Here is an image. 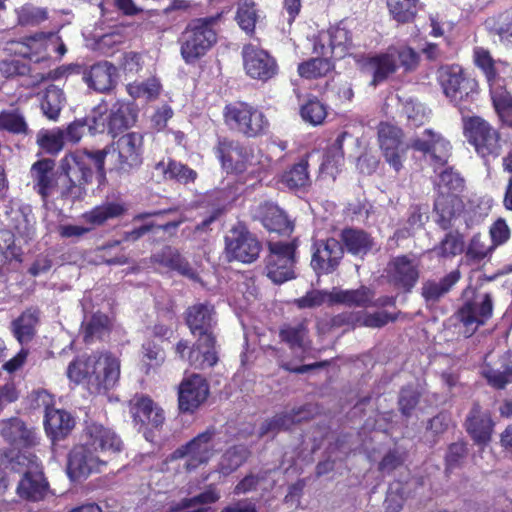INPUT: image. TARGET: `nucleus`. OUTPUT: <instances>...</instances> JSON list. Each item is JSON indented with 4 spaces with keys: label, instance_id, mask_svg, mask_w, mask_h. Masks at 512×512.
Masks as SVG:
<instances>
[{
    "label": "nucleus",
    "instance_id": "nucleus-1",
    "mask_svg": "<svg viewBox=\"0 0 512 512\" xmlns=\"http://www.w3.org/2000/svg\"><path fill=\"white\" fill-rule=\"evenodd\" d=\"M186 324L197 340L188 352V361L197 369L214 366L217 361L214 327L217 323L214 306L208 302L196 303L187 308Z\"/></svg>",
    "mask_w": 512,
    "mask_h": 512
},
{
    "label": "nucleus",
    "instance_id": "nucleus-2",
    "mask_svg": "<svg viewBox=\"0 0 512 512\" xmlns=\"http://www.w3.org/2000/svg\"><path fill=\"white\" fill-rule=\"evenodd\" d=\"M67 376L76 384H86L91 393H106L119 381L120 361L109 352L81 356L68 365Z\"/></svg>",
    "mask_w": 512,
    "mask_h": 512
},
{
    "label": "nucleus",
    "instance_id": "nucleus-3",
    "mask_svg": "<svg viewBox=\"0 0 512 512\" xmlns=\"http://www.w3.org/2000/svg\"><path fill=\"white\" fill-rule=\"evenodd\" d=\"M106 150L76 151L65 155L60 169L65 176L60 188V197L74 202L86 194L85 186L91 182L94 171L104 176Z\"/></svg>",
    "mask_w": 512,
    "mask_h": 512
},
{
    "label": "nucleus",
    "instance_id": "nucleus-4",
    "mask_svg": "<svg viewBox=\"0 0 512 512\" xmlns=\"http://www.w3.org/2000/svg\"><path fill=\"white\" fill-rule=\"evenodd\" d=\"M419 56L410 47L390 46L386 51L368 56L363 62V69L372 75L371 85L385 82L401 66L406 71L413 70L418 64Z\"/></svg>",
    "mask_w": 512,
    "mask_h": 512
},
{
    "label": "nucleus",
    "instance_id": "nucleus-5",
    "mask_svg": "<svg viewBox=\"0 0 512 512\" xmlns=\"http://www.w3.org/2000/svg\"><path fill=\"white\" fill-rule=\"evenodd\" d=\"M137 118L135 105L130 102L116 101L110 108L104 103L96 106L86 117L91 134L107 131L113 137L131 127Z\"/></svg>",
    "mask_w": 512,
    "mask_h": 512
},
{
    "label": "nucleus",
    "instance_id": "nucleus-6",
    "mask_svg": "<svg viewBox=\"0 0 512 512\" xmlns=\"http://www.w3.org/2000/svg\"><path fill=\"white\" fill-rule=\"evenodd\" d=\"M215 24L214 17L198 18L188 23L178 39L180 54L186 64L195 63L216 44Z\"/></svg>",
    "mask_w": 512,
    "mask_h": 512
},
{
    "label": "nucleus",
    "instance_id": "nucleus-7",
    "mask_svg": "<svg viewBox=\"0 0 512 512\" xmlns=\"http://www.w3.org/2000/svg\"><path fill=\"white\" fill-rule=\"evenodd\" d=\"M11 470L22 474L17 486V494L24 499L38 501L45 497L48 491L39 459L31 453H19L10 461Z\"/></svg>",
    "mask_w": 512,
    "mask_h": 512
},
{
    "label": "nucleus",
    "instance_id": "nucleus-8",
    "mask_svg": "<svg viewBox=\"0 0 512 512\" xmlns=\"http://www.w3.org/2000/svg\"><path fill=\"white\" fill-rule=\"evenodd\" d=\"M223 117L230 130L247 138H256L266 134L270 126L263 111L241 101L226 105Z\"/></svg>",
    "mask_w": 512,
    "mask_h": 512
},
{
    "label": "nucleus",
    "instance_id": "nucleus-9",
    "mask_svg": "<svg viewBox=\"0 0 512 512\" xmlns=\"http://www.w3.org/2000/svg\"><path fill=\"white\" fill-rule=\"evenodd\" d=\"M268 248L269 254L265 258L267 277L275 284H282L295 278V242L270 241Z\"/></svg>",
    "mask_w": 512,
    "mask_h": 512
},
{
    "label": "nucleus",
    "instance_id": "nucleus-10",
    "mask_svg": "<svg viewBox=\"0 0 512 512\" xmlns=\"http://www.w3.org/2000/svg\"><path fill=\"white\" fill-rule=\"evenodd\" d=\"M464 134L469 144L482 158H496L502 145L499 132L489 122L480 117H471L464 123Z\"/></svg>",
    "mask_w": 512,
    "mask_h": 512
},
{
    "label": "nucleus",
    "instance_id": "nucleus-11",
    "mask_svg": "<svg viewBox=\"0 0 512 512\" xmlns=\"http://www.w3.org/2000/svg\"><path fill=\"white\" fill-rule=\"evenodd\" d=\"M215 430L208 428L203 433L198 434L186 445L175 450L172 460H183V467L187 472H191L200 465L206 464L215 453Z\"/></svg>",
    "mask_w": 512,
    "mask_h": 512
},
{
    "label": "nucleus",
    "instance_id": "nucleus-12",
    "mask_svg": "<svg viewBox=\"0 0 512 512\" xmlns=\"http://www.w3.org/2000/svg\"><path fill=\"white\" fill-rule=\"evenodd\" d=\"M378 145L385 162L399 172L409 148L403 140L402 130L388 122H381L377 129Z\"/></svg>",
    "mask_w": 512,
    "mask_h": 512
},
{
    "label": "nucleus",
    "instance_id": "nucleus-13",
    "mask_svg": "<svg viewBox=\"0 0 512 512\" xmlns=\"http://www.w3.org/2000/svg\"><path fill=\"white\" fill-rule=\"evenodd\" d=\"M493 300L489 293H476L466 299L456 312L457 320L463 325L464 333L471 336L492 316Z\"/></svg>",
    "mask_w": 512,
    "mask_h": 512
},
{
    "label": "nucleus",
    "instance_id": "nucleus-14",
    "mask_svg": "<svg viewBox=\"0 0 512 512\" xmlns=\"http://www.w3.org/2000/svg\"><path fill=\"white\" fill-rule=\"evenodd\" d=\"M438 80L446 97L456 105L472 98L476 93V81L466 77L458 65L441 67L438 70Z\"/></svg>",
    "mask_w": 512,
    "mask_h": 512
},
{
    "label": "nucleus",
    "instance_id": "nucleus-15",
    "mask_svg": "<svg viewBox=\"0 0 512 512\" xmlns=\"http://www.w3.org/2000/svg\"><path fill=\"white\" fill-rule=\"evenodd\" d=\"M108 461L82 441L68 455L67 474L73 481L87 478L92 473L102 472Z\"/></svg>",
    "mask_w": 512,
    "mask_h": 512
},
{
    "label": "nucleus",
    "instance_id": "nucleus-16",
    "mask_svg": "<svg viewBox=\"0 0 512 512\" xmlns=\"http://www.w3.org/2000/svg\"><path fill=\"white\" fill-rule=\"evenodd\" d=\"M108 461L82 441L68 455L67 474L73 481L87 478L92 473L102 472Z\"/></svg>",
    "mask_w": 512,
    "mask_h": 512
},
{
    "label": "nucleus",
    "instance_id": "nucleus-17",
    "mask_svg": "<svg viewBox=\"0 0 512 512\" xmlns=\"http://www.w3.org/2000/svg\"><path fill=\"white\" fill-rule=\"evenodd\" d=\"M225 244V253L229 261L252 263L259 257L261 251L258 239L244 228L230 230L225 238Z\"/></svg>",
    "mask_w": 512,
    "mask_h": 512
},
{
    "label": "nucleus",
    "instance_id": "nucleus-18",
    "mask_svg": "<svg viewBox=\"0 0 512 512\" xmlns=\"http://www.w3.org/2000/svg\"><path fill=\"white\" fill-rule=\"evenodd\" d=\"M389 284L397 289L410 292L420 277V265L415 258L407 255L393 257L384 270Z\"/></svg>",
    "mask_w": 512,
    "mask_h": 512
},
{
    "label": "nucleus",
    "instance_id": "nucleus-19",
    "mask_svg": "<svg viewBox=\"0 0 512 512\" xmlns=\"http://www.w3.org/2000/svg\"><path fill=\"white\" fill-rule=\"evenodd\" d=\"M243 66L246 74L255 80L266 82L278 73V64L266 50L253 44L242 49Z\"/></svg>",
    "mask_w": 512,
    "mask_h": 512
},
{
    "label": "nucleus",
    "instance_id": "nucleus-20",
    "mask_svg": "<svg viewBox=\"0 0 512 512\" xmlns=\"http://www.w3.org/2000/svg\"><path fill=\"white\" fill-rule=\"evenodd\" d=\"M216 150L223 167L228 171L243 173L254 165L255 154L250 146L242 145L228 138H221L218 140Z\"/></svg>",
    "mask_w": 512,
    "mask_h": 512
},
{
    "label": "nucleus",
    "instance_id": "nucleus-21",
    "mask_svg": "<svg viewBox=\"0 0 512 512\" xmlns=\"http://www.w3.org/2000/svg\"><path fill=\"white\" fill-rule=\"evenodd\" d=\"M344 255L341 242L333 237L317 239L312 244L311 267L316 274L334 272Z\"/></svg>",
    "mask_w": 512,
    "mask_h": 512
},
{
    "label": "nucleus",
    "instance_id": "nucleus-22",
    "mask_svg": "<svg viewBox=\"0 0 512 512\" xmlns=\"http://www.w3.org/2000/svg\"><path fill=\"white\" fill-rule=\"evenodd\" d=\"M82 441L106 459L123 448V442L115 431L96 422L87 423Z\"/></svg>",
    "mask_w": 512,
    "mask_h": 512
},
{
    "label": "nucleus",
    "instance_id": "nucleus-23",
    "mask_svg": "<svg viewBox=\"0 0 512 512\" xmlns=\"http://www.w3.org/2000/svg\"><path fill=\"white\" fill-rule=\"evenodd\" d=\"M353 47L350 31L343 23L331 26L319 34L314 44L315 52L322 56L331 54L336 59H342L349 54Z\"/></svg>",
    "mask_w": 512,
    "mask_h": 512
},
{
    "label": "nucleus",
    "instance_id": "nucleus-24",
    "mask_svg": "<svg viewBox=\"0 0 512 512\" xmlns=\"http://www.w3.org/2000/svg\"><path fill=\"white\" fill-rule=\"evenodd\" d=\"M29 176L33 190L41 197L44 203H47L58 188L55 161L44 158L34 162L30 168Z\"/></svg>",
    "mask_w": 512,
    "mask_h": 512
},
{
    "label": "nucleus",
    "instance_id": "nucleus-25",
    "mask_svg": "<svg viewBox=\"0 0 512 512\" xmlns=\"http://www.w3.org/2000/svg\"><path fill=\"white\" fill-rule=\"evenodd\" d=\"M410 147L425 155L428 154L430 160L437 165L446 164L450 157V143L432 129H425L412 139Z\"/></svg>",
    "mask_w": 512,
    "mask_h": 512
},
{
    "label": "nucleus",
    "instance_id": "nucleus-26",
    "mask_svg": "<svg viewBox=\"0 0 512 512\" xmlns=\"http://www.w3.org/2000/svg\"><path fill=\"white\" fill-rule=\"evenodd\" d=\"M209 386L199 374L184 378L179 389V408L182 412H194L208 397Z\"/></svg>",
    "mask_w": 512,
    "mask_h": 512
},
{
    "label": "nucleus",
    "instance_id": "nucleus-27",
    "mask_svg": "<svg viewBox=\"0 0 512 512\" xmlns=\"http://www.w3.org/2000/svg\"><path fill=\"white\" fill-rule=\"evenodd\" d=\"M118 155V168L129 171L142 163L143 137L136 132L121 136L115 143Z\"/></svg>",
    "mask_w": 512,
    "mask_h": 512
},
{
    "label": "nucleus",
    "instance_id": "nucleus-28",
    "mask_svg": "<svg viewBox=\"0 0 512 512\" xmlns=\"http://www.w3.org/2000/svg\"><path fill=\"white\" fill-rule=\"evenodd\" d=\"M7 225L19 237L28 241L35 234V217L29 205L11 201L5 210Z\"/></svg>",
    "mask_w": 512,
    "mask_h": 512
},
{
    "label": "nucleus",
    "instance_id": "nucleus-29",
    "mask_svg": "<svg viewBox=\"0 0 512 512\" xmlns=\"http://www.w3.org/2000/svg\"><path fill=\"white\" fill-rule=\"evenodd\" d=\"M0 433L7 442L17 448H27L37 444L35 431L17 417L2 420Z\"/></svg>",
    "mask_w": 512,
    "mask_h": 512
},
{
    "label": "nucleus",
    "instance_id": "nucleus-30",
    "mask_svg": "<svg viewBox=\"0 0 512 512\" xmlns=\"http://www.w3.org/2000/svg\"><path fill=\"white\" fill-rule=\"evenodd\" d=\"M465 426L476 444L486 446L490 442L494 423L490 414L482 411L479 404L475 403L471 408Z\"/></svg>",
    "mask_w": 512,
    "mask_h": 512
},
{
    "label": "nucleus",
    "instance_id": "nucleus-31",
    "mask_svg": "<svg viewBox=\"0 0 512 512\" xmlns=\"http://www.w3.org/2000/svg\"><path fill=\"white\" fill-rule=\"evenodd\" d=\"M117 69L107 61L95 63L83 73V80L89 88L97 92H107L116 83Z\"/></svg>",
    "mask_w": 512,
    "mask_h": 512
},
{
    "label": "nucleus",
    "instance_id": "nucleus-32",
    "mask_svg": "<svg viewBox=\"0 0 512 512\" xmlns=\"http://www.w3.org/2000/svg\"><path fill=\"white\" fill-rule=\"evenodd\" d=\"M152 261L169 270L176 271L194 282L199 281L196 270L182 257L178 250L171 246H165L159 252L153 254Z\"/></svg>",
    "mask_w": 512,
    "mask_h": 512
},
{
    "label": "nucleus",
    "instance_id": "nucleus-33",
    "mask_svg": "<svg viewBox=\"0 0 512 512\" xmlns=\"http://www.w3.org/2000/svg\"><path fill=\"white\" fill-rule=\"evenodd\" d=\"M126 211L127 207L123 202L106 201L83 213L81 219L89 225L92 231L97 227L105 225L110 220L120 218Z\"/></svg>",
    "mask_w": 512,
    "mask_h": 512
},
{
    "label": "nucleus",
    "instance_id": "nucleus-34",
    "mask_svg": "<svg viewBox=\"0 0 512 512\" xmlns=\"http://www.w3.org/2000/svg\"><path fill=\"white\" fill-rule=\"evenodd\" d=\"M308 416L309 411L304 406L276 414L271 419L262 423L259 435L261 437L266 435H275L279 431L289 429L295 423L307 419Z\"/></svg>",
    "mask_w": 512,
    "mask_h": 512
},
{
    "label": "nucleus",
    "instance_id": "nucleus-35",
    "mask_svg": "<svg viewBox=\"0 0 512 512\" xmlns=\"http://www.w3.org/2000/svg\"><path fill=\"white\" fill-rule=\"evenodd\" d=\"M374 296L373 290L367 286L347 290L333 288L329 292V304H343L350 307L366 308L372 305Z\"/></svg>",
    "mask_w": 512,
    "mask_h": 512
},
{
    "label": "nucleus",
    "instance_id": "nucleus-36",
    "mask_svg": "<svg viewBox=\"0 0 512 512\" xmlns=\"http://www.w3.org/2000/svg\"><path fill=\"white\" fill-rule=\"evenodd\" d=\"M257 217L268 231L287 234L293 229L284 211L273 203L261 204L258 207Z\"/></svg>",
    "mask_w": 512,
    "mask_h": 512
},
{
    "label": "nucleus",
    "instance_id": "nucleus-37",
    "mask_svg": "<svg viewBox=\"0 0 512 512\" xmlns=\"http://www.w3.org/2000/svg\"><path fill=\"white\" fill-rule=\"evenodd\" d=\"M460 277L459 270H454L439 280L428 279L422 284L421 295L427 303H437L460 280Z\"/></svg>",
    "mask_w": 512,
    "mask_h": 512
},
{
    "label": "nucleus",
    "instance_id": "nucleus-38",
    "mask_svg": "<svg viewBox=\"0 0 512 512\" xmlns=\"http://www.w3.org/2000/svg\"><path fill=\"white\" fill-rule=\"evenodd\" d=\"M47 434L53 440L64 438L74 427V420L69 413L60 409H48L44 416Z\"/></svg>",
    "mask_w": 512,
    "mask_h": 512
},
{
    "label": "nucleus",
    "instance_id": "nucleus-39",
    "mask_svg": "<svg viewBox=\"0 0 512 512\" xmlns=\"http://www.w3.org/2000/svg\"><path fill=\"white\" fill-rule=\"evenodd\" d=\"M463 205L459 197L454 193H442L437 197L434 203L435 212L438 215L437 222L443 228L447 229L451 225V220L462 210Z\"/></svg>",
    "mask_w": 512,
    "mask_h": 512
},
{
    "label": "nucleus",
    "instance_id": "nucleus-40",
    "mask_svg": "<svg viewBox=\"0 0 512 512\" xmlns=\"http://www.w3.org/2000/svg\"><path fill=\"white\" fill-rule=\"evenodd\" d=\"M155 170L165 179H174L184 184L194 182L197 178L196 171L171 158L156 163Z\"/></svg>",
    "mask_w": 512,
    "mask_h": 512
},
{
    "label": "nucleus",
    "instance_id": "nucleus-41",
    "mask_svg": "<svg viewBox=\"0 0 512 512\" xmlns=\"http://www.w3.org/2000/svg\"><path fill=\"white\" fill-rule=\"evenodd\" d=\"M38 321L39 311L34 308H29L12 322L13 334L21 344L28 343L32 340Z\"/></svg>",
    "mask_w": 512,
    "mask_h": 512
},
{
    "label": "nucleus",
    "instance_id": "nucleus-42",
    "mask_svg": "<svg viewBox=\"0 0 512 512\" xmlns=\"http://www.w3.org/2000/svg\"><path fill=\"white\" fill-rule=\"evenodd\" d=\"M189 4L186 0H171V3L161 11L149 12L141 23L142 29L156 32H163L168 28L165 17L175 10H186Z\"/></svg>",
    "mask_w": 512,
    "mask_h": 512
},
{
    "label": "nucleus",
    "instance_id": "nucleus-43",
    "mask_svg": "<svg viewBox=\"0 0 512 512\" xmlns=\"http://www.w3.org/2000/svg\"><path fill=\"white\" fill-rule=\"evenodd\" d=\"M250 454V450L244 445L230 447L220 458L218 472L225 476L230 475L247 461Z\"/></svg>",
    "mask_w": 512,
    "mask_h": 512
},
{
    "label": "nucleus",
    "instance_id": "nucleus-44",
    "mask_svg": "<svg viewBox=\"0 0 512 512\" xmlns=\"http://www.w3.org/2000/svg\"><path fill=\"white\" fill-rule=\"evenodd\" d=\"M279 335L291 349H299L302 352H305L310 347V341L308 340V328L305 321L283 326L280 329Z\"/></svg>",
    "mask_w": 512,
    "mask_h": 512
},
{
    "label": "nucleus",
    "instance_id": "nucleus-45",
    "mask_svg": "<svg viewBox=\"0 0 512 512\" xmlns=\"http://www.w3.org/2000/svg\"><path fill=\"white\" fill-rule=\"evenodd\" d=\"M483 375L488 383L497 389L504 388L512 382V352L505 354L500 360L499 368H484Z\"/></svg>",
    "mask_w": 512,
    "mask_h": 512
},
{
    "label": "nucleus",
    "instance_id": "nucleus-46",
    "mask_svg": "<svg viewBox=\"0 0 512 512\" xmlns=\"http://www.w3.org/2000/svg\"><path fill=\"white\" fill-rule=\"evenodd\" d=\"M110 319L108 316L96 313L91 318L83 323L82 336L86 344L93 343L96 340H101L109 334Z\"/></svg>",
    "mask_w": 512,
    "mask_h": 512
},
{
    "label": "nucleus",
    "instance_id": "nucleus-47",
    "mask_svg": "<svg viewBox=\"0 0 512 512\" xmlns=\"http://www.w3.org/2000/svg\"><path fill=\"white\" fill-rule=\"evenodd\" d=\"M485 27L490 34L498 36L503 44L512 43V10L489 17L485 21Z\"/></svg>",
    "mask_w": 512,
    "mask_h": 512
},
{
    "label": "nucleus",
    "instance_id": "nucleus-48",
    "mask_svg": "<svg viewBox=\"0 0 512 512\" xmlns=\"http://www.w3.org/2000/svg\"><path fill=\"white\" fill-rule=\"evenodd\" d=\"M341 240L353 255H364L372 248L370 236L362 230L345 229L341 233Z\"/></svg>",
    "mask_w": 512,
    "mask_h": 512
},
{
    "label": "nucleus",
    "instance_id": "nucleus-49",
    "mask_svg": "<svg viewBox=\"0 0 512 512\" xmlns=\"http://www.w3.org/2000/svg\"><path fill=\"white\" fill-rule=\"evenodd\" d=\"M65 101L64 93L58 86L49 85L41 99V110L50 120H56Z\"/></svg>",
    "mask_w": 512,
    "mask_h": 512
},
{
    "label": "nucleus",
    "instance_id": "nucleus-50",
    "mask_svg": "<svg viewBox=\"0 0 512 512\" xmlns=\"http://www.w3.org/2000/svg\"><path fill=\"white\" fill-rule=\"evenodd\" d=\"M346 136V132L339 134L335 141L328 147L320 166L323 172L333 176L334 173L338 171V168L342 166L344 162L343 142Z\"/></svg>",
    "mask_w": 512,
    "mask_h": 512
},
{
    "label": "nucleus",
    "instance_id": "nucleus-51",
    "mask_svg": "<svg viewBox=\"0 0 512 512\" xmlns=\"http://www.w3.org/2000/svg\"><path fill=\"white\" fill-rule=\"evenodd\" d=\"M282 182L290 189L303 188L309 185L308 161L301 159L298 163L294 164L283 174Z\"/></svg>",
    "mask_w": 512,
    "mask_h": 512
},
{
    "label": "nucleus",
    "instance_id": "nucleus-52",
    "mask_svg": "<svg viewBox=\"0 0 512 512\" xmlns=\"http://www.w3.org/2000/svg\"><path fill=\"white\" fill-rule=\"evenodd\" d=\"M235 19L243 31L253 33L258 20L255 3L252 0H239Z\"/></svg>",
    "mask_w": 512,
    "mask_h": 512
},
{
    "label": "nucleus",
    "instance_id": "nucleus-53",
    "mask_svg": "<svg viewBox=\"0 0 512 512\" xmlns=\"http://www.w3.org/2000/svg\"><path fill=\"white\" fill-rule=\"evenodd\" d=\"M395 318L387 312L367 313L360 311L350 315L349 322L354 326L380 328Z\"/></svg>",
    "mask_w": 512,
    "mask_h": 512
},
{
    "label": "nucleus",
    "instance_id": "nucleus-54",
    "mask_svg": "<svg viewBox=\"0 0 512 512\" xmlns=\"http://www.w3.org/2000/svg\"><path fill=\"white\" fill-rule=\"evenodd\" d=\"M332 69L333 64L328 58H313L299 64L298 73L306 79H315L326 76Z\"/></svg>",
    "mask_w": 512,
    "mask_h": 512
},
{
    "label": "nucleus",
    "instance_id": "nucleus-55",
    "mask_svg": "<svg viewBox=\"0 0 512 512\" xmlns=\"http://www.w3.org/2000/svg\"><path fill=\"white\" fill-rule=\"evenodd\" d=\"M419 0H387V6L393 19L399 23H408L416 15Z\"/></svg>",
    "mask_w": 512,
    "mask_h": 512
},
{
    "label": "nucleus",
    "instance_id": "nucleus-56",
    "mask_svg": "<svg viewBox=\"0 0 512 512\" xmlns=\"http://www.w3.org/2000/svg\"><path fill=\"white\" fill-rule=\"evenodd\" d=\"M463 248L462 236L459 233L449 232L432 251L438 257L449 258L462 253Z\"/></svg>",
    "mask_w": 512,
    "mask_h": 512
},
{
    "label": "nucleus",
    "instance_id": "nucleus-57",
    "mask_svg": "<svg viewBox=\"0 0 512 512\" xmlns=\"http://www.w3.org/2000/svg\"><path fill=\"white\" fill-rule=\"evenodd\" d=\"M64 142V130L59 128L41 130L37 135L38 145L43 150L51 154H56L61 151Z\"/></svg>",
    "mask_w": 512,
    "mask_h": 512
},
{
    "label": "nucleus",
    "instance_id": "nucleus-58",
    "mask_svg": "<svg viewBox=\"0 0 512 512\" xmlns=\"http://www.w3.org/2000/svg\"><path fill=\"white\" fill-rule=\"evenodd\" d=\"M220 498L219 493L214 488H209L204 492L196 495L192 498H184L179 503L173 505L170 510L172 512L195 508L198 509V506L215 503Z\"/></svg>",
    "mask_w": 512,
    "mask_h": 512
},
{
    "label": "nucleus",
    "instance_id": "nucleus-59",
    "mask_svg": "<svg viewBox=\"0 0 512 512\" xmlns=\"http://www.w3.org/2000/svg\"><path fill=\"white\" fill-rule=\"evenodd\" d=\"M489 85L493 105L501 116V114L507 112V110L512 106V96L502 88L500 79L498 78L489 82Z\"/></svg>",
    "mask_w": 512,
    "mask_h": 512
},
{
    "label": "nucleus",
    "instance_id": "nucleus-60",
    "mask_svg": "<svg viewBox=\"0 0 512 512\" xmlns=\"http://www.w3.org/2000/svg\"><path fill=\"white\" fill-rule=\"evenodd\" d=\"M302 119L314 126L319 125L326 118V107L317 99H310L300 110Z\"/></svg>",
    "mask_w": 512,
    "mask_h": 512
},
{
    "label": "nucleus",
    "instance_id": "nucleus-61",
    "mask_svg": "<svg viewBox=\"0 0 512 512\" xmlns=\"http://www.w3.org/2000/svg\"><path fill=\"white\" fill-rule=\"evenodd\" d=\"M428 220L427 212L422 211L420 206H411L409 209V216L407 220L408 227L395 232V237L404 238L410 236L415 230L423 227L424 223Z\"/></svg>",
    "mask_w": 512,
    "mask_h": 512
},
{
    "label": "nucleus",
    "instance_id": "nucleus-62",
    "mask_svg": "<svg viewBox=\"0 0 512 512\" xmlns=\"http://www.w3.org/2000/svg\"><path fill=\"white\" fill-rule=\"evenodd\" d=\"M44 40L45 32L26 37L19 50V54L35 62L37 57H41L44 54Z\"/></svg>",
    "mask_w": 512,
    "mask_h": 512
},
{
    "label": "nucleus",
    "instance_id": "nucleus-63",
    "mask_svg": "<svg viewBox=\"0 0 512 512\" xmlns=\"http://www.w3.org/2000/svg\"><path fill=\"white\" fill-rule=\"evenodd\" d=\"M160 90V84L156 79H148L140 83H132L127 86V91L133 98H155Z\"/></svg>",
    "mask_w": 512,
    "mask_h": 512
},
{
    "label": "nucleus",
    "instance_id": "nucleus-64",
    "mask_svg": "<svg viewBox=\"0 0 512 512\" xmlns=\"http://www.w3.org/2000/svg\"><path fill=\"white\" fill-rule=\"evenodd\" d=\"M404 113L408 122L415 127L423 125L430 117V110L424 104L415 100H409L405 103Z\"/></svg>",
    "mask_w": 512,
    "mask_h": 512
}]
</instances>
